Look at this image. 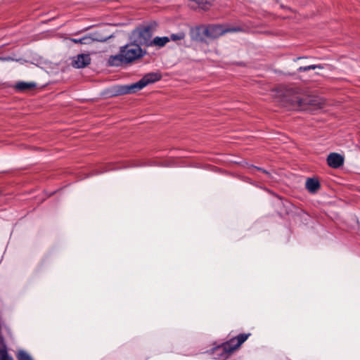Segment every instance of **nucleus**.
<instances>
[{
  "mask_svg": "<svg viewBox=\"0 0 360 360\" xmlns=\"http://www.w3.org/2000/svg\"><path fill=\"white\" fill-rule=\"evenodd\" d=\"M162 76L158 72H149L145 75L139 81L128 85L116 86L113 89L112 96L124 95L135 93L150 84L160 80Z\"/></svg>",
  "mask_w": 360,
  "mask_h": 360,
  "instance_id": "2",
  "label": "nucleus"
},
{
  "mask_svg": "<svg viewBox=\"0 0 360 360\" xmlns=\"http://www.w3.org/2000/svg\"><path fill=\"white\" fill-rule=\"evenodd\" d=\"M36 86V84L34 82H19L15 84V88L18 91H25L27 90L32 89Z\"/></svg>",
  "mask_w": 360,
  "mask_h": 360,
  "instance_id": "12",
  "label": "nucleus"
},
{
  "mask_svg": "<svg viewBox=\"0 0 360 360\" xmlns=\"http://www.w3.org/2000/svg\"><path fill=\"white\" fill-rule=\"evenodd\" d=\"M71 41L75 44H88L92 41V39L90 37L85 36L79 39L72 38L71 39Z\"/></svg>",
  "mask_w": 360,
  "mask_h": 360,
  "instance_id": "16",
  "label": "nucleus"
},
{
  "mask_svg": "<svg viewBox=\"0 0 360 360\" xmlns=\"http://www.w3.org/2000/svg\"><path fill=\"white\" fill-rule=\"evenodd\" d=\"M304 101L301 98L296 96L295 99L292 101V108L295 110H303Z\"/></svg>",
  "mask_w": 360,
  "mask_h": 360,
  "instance_id": "14",
  "label": "nucleus"
},
{
  "mask_svg": "<svg viewBox=\"0 0 360 360\" xmlns=\"http://www.w3.org/2000/svg\"><path fill=\"white\" fill-rule=\"evenodd\" d=\"M238 30H239V29H238V28H233V29H231V30H229V31H231V32H236V31H238Z\"/></svg>",
  "mask_w": 360,
  "mask_h": 360,
  "instance_id": "21",
  "label": "nucleus"
},
{
  "mask_svg": "<svg viewBox=\"0 0 360 360\" xmlns=\"http://www.w3.org/2000/svg\"><path fill=\"white\" fill-rule=\"evenodd\" d=\"M207 38L213 39L222 35L224 31L220 25H209L206 26Z\"/></svg>",
  "mask_w": 360,
  "mask_h": 360,
  "instance_id": "8",
  "label": "nucleus"
},
{
  "mask_svg": "<svg viewBox=\"0 0 360 360\" xmlns=\"http://www.w3.org/2000/svg\"><path fill=\"white\" fill-rule=\"evenodd\" d=\"M13 60L11 57H0V61H6Z\"/></svg>",
  "mask_w": 360,
  "mask_h": 360,
  "instance_id": "20",
  "label": "nucleus"
},
{
  "mask_svg": "<svg viewBox=\"0 0 360 360\" xmlns=\"http://www.w3.org/2000/svg\"><path fill=\"white\" fill-rule=\"evenodd\" d=\"M109 37H107V38H105V39H100L99 41H106Z\"/></svg>",
  "mask_w": 360,
  "mask_h": 360,
  "instance_id": "22",
  "label": "nucleus"
},
{
  "mask_svg": "<svg viewBox=\"0 0 360 360\" xmlns=\"http://www.w3.org/2000/svg\"><path fill=\"white\" fill-rule=\"evenodd\" d=\"M169 41H170L169 37H155L152 39L150 47L155 46L160 49L164 47Z\"/></svg>",
  "mask_w": 360,
  "mask_h": 360,
  "instance_id": "9",
  "label": "nucleus"
},
{
  "mask_svg": "<svg viewBox=\"0 0 360 360\" xmlns=\"http://www.w3.org/2000/svg\"><path fill=\"white\" fill-rule=\"evenodd\" d=\"M91 63V58L89 54L81 53L75 56L72 65L75 68H84Z\"/></svg>",
  "mask_w": 360,
  "mask_h": 360,
  "instance_id": "6",
  "label": "nucleus"
},
{
  "mask_svg": "<svg viewBox=\"0 0 360 360\" xmlns=\"http://www.w3.org/2000/svg\"><path fill=\"white\" fill-rule=\"evenodd\" d=\"M236 342V339H230L229 341L222 343L214 349V358L217 360H226L234 350H229L232 348L231 342Z\"/></svg>",
  "mask_w": 360,
  "mask_h": 360,
  "instance_id": "4",
  "label": "nucleus"
},
{
  "mask_svg": "<svg viewBox=\"0 0 360 360\" xmlns=\"http://www.w3.org/2000/svg\"><path fill=\"white\" fill-rule=\"evenodd\" d=\"M250 169H257V170L261 171L262 172H263L264 174H265L266 175L269 174V172H267L266 169H262L261 167H256V166H254V165H251L250 167Z\"/></svg>",
  "mask_w": 360,
  "mask_h": 360,
  "instance_id": "19",
  "label": "nucleus"
},
{
  "mask_svg": "<svg viewBox=\"0 0 360 360\" xmlns=\"http://www.w3.org/2000/svg\"><path fill=\"white\" fill-rule=\"evenodd\" d=\"M316 68L322 69L323 67L320 65H307V66H301L297 69V70L300 72H307V71H309L311 70H315Z\"/></svg>",
  "mask_w": 360,
  "mask_h": 360,
  "instance_id": "17",
  "label": "nucleus"
},
{
  "mask_svg": "<svg viewBox=\"0 0 360 360\" xmlns=\"http://www.w3.org/2000/svg\"><path fill=\"white\" fill-rule=\"evenodd\" d=\"M328 165L334 169L339 168L344 163V158L336 153H331L327 158Z\"/></svg>",
  "mask_w": 360,
  "mask_h": 360,
  "instance_id": "7",
  "label": "nucleus"
},
{
  "mask_svg": "<svg viewBox=\"0 0 360 360\" xmlns=\"http://www.w3.org/2000/svg\"><path fill=\"white\" fill-rule=\"evenodd\" d=\"M156 27L157 23L155 22L140 26L131 32L130 39L140 46L150 47Z\"/></svg>",
  "mask_w": 360,
  "mask_h": 360,
  "instance_id": "3",
  "label": "nucleus"
},
{
  "mask_svg": "<svg viewBox=\"0 0 360 360\" xmlns=\"http://www.w3.org/2000/svg\"><path fill=\"white\" fill-rule=\"evenodd\" d=\"M186 37V34L184 32H179L178 33H175V34H172L169 37V39H170V41H180V40H182L185 38Z\"/></svg>",
  "mask_w": 360,
  "mask_h": 360,
  "instance_id": "18",
  "label": "nucleus"
},
{
  "mask_svg": "<svg viewBox=\"0 0 360 360\" xmlns=\"http://www.w3.org/2000/svg\"><path fill=\"white\" fill-rule=\"evenodd\" d=\"M0 360H13L8 354L3 338L0 335Z\"/></svg>",
  "mask_w": 360,
  "mask_h": 360,
  "instance_id": "13",
  "label": "nucleus"
},
{
  "mask_svg": "<svg viewBox=\"0 0 360 360\" xmlns=\"http://www.w3.org/2000/svg\"><path fill=\"white\" fill-rule=\"evenodd\" d=\"M146 54V50L142 49L140 45L131 41V42L120 46L117 54L110 56L108 63L110 66L119 67L140 59Z\"/></svg>",
  "mask_w": 360,
  "mask_h": 360,
  "instance_id": "1",
  "label": "nucleus"
},
{
  "mask_svg": "<svg viewBox=\"0 0 360 360\" xmlns=\"http://www.w3.org/2000/svg\"><path fill=\"white\" fill-rule=\"evenodd\" d=\"M18 360H34L26 351L20 349L15 354Z\"/></svg>",
  "mask_w": 360,
  "mask_h": 360,
  "instance_id": "15",
  "label": "nucleus"
},
{
  "mask_svg": "<svg viewBox=\"0 0 360 360\" xmlns=\"http://www.w3.org/2000/svg\"><path fill=\"white\" fill-rule=\"evenodd\" d=\"M249 335L250 334L241 333L237 337L233 338L232 339H236V342H231L232 348L229 350H235L238 348L248 339Z\"/></svg>",
  "mask_w": 360,
  "mask_h": 360,
  "instance_id": "11",
  "label": "nucleus"
},
{
  "mask_svg": "<svg viewBox=\"0 0 360 360\" xmlns=\"http://www.w3.org/2000/svg\"><path fill=\"white\" fill-rule=\"evenodd\" d=\"M207 32L205 25H198L191 27L189 34L193 41L205 42L207 39Z\"/></svg>",
  "mask_w": 360,
  "mask_h": 360,
  "instance_id": "5",
  "label": "nucleus"
},
{
  "mask_svg": "<svg viewBox=\"0 0 360 360\" xmlns=\"http://www.w3.org/2000/svg\"><path fill=\"white\" fill-rule=\"evenodd\" d=\"M320 188V183L316 179L309 178L306 181V188L311 193H316Z\"/></svg>",
  "mask_w": 360,
  "mask_h": 360,
  "instance_id": "10",
  "label": "nucleus"
}]
</instances>
